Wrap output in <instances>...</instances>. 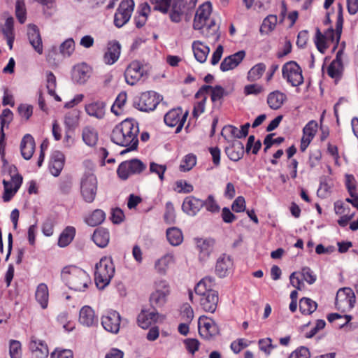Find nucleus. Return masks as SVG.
<instances>
[{
	"label": "nucleus",
	"instance_id": "nucleus-33",
	"mask_svg": "<svg viewBox=\"0 0 358 358\" xmlns=\"http://www.w3.org/2000/svg\"><path fill=\"white\" fill-rule=\"evenodd\" d=\"M286 99L287 96L284 93L276 90L268 95L267 103L271 109L277 110L282 106Z\"/></svg>",
	"mask_w": 358,
	"mask_h": 358
},
{
	"label": "nucleus",
	"instance_id": "nucleus-59",
	"mask_svg": "<svg viewBox=\"0 0 358 358\" xmlns=\"http://www.w3.org/2000/svg\"><path fill=\"white\" fill-rule=\"evenodd\" d=\"M46 87L50 95L55 94V90L56 88V78L52 72L48 71L46 74Z\"/></svg>",
	"mask_w": 358,
	"mask_h": 358
},
{
	"label": "nucleus",
	"instance_id": "nucleus-53",
	"mask_svg": "<svg viewBox=\"0 0 358 358\" xmlns=\"http://www.w3.org/2000/svg\"><path fill=\"white\" fill-rule=\"evenodd\" d=\"M75 43L73 38H70L64 41L59 46L60 52L64 56L69 57L74 51Z\"/></svg>",
	"mask_w": 358,
	"mask_h": 358
},
{
	"label": "nucleus",
	"instance_id": "nucleus-63",
	"mask_svg": "<svg viewBox=\"0 0 358 358\" xmlns=\"http://www.w3.org/2000/svg\"><path fill=\"white\" fill-rule=\"evenodd\" d=\"M17 110L20 116L27 120L32 115L33 107L30 105L20 104L17 108Z\"/></svg>",
	"mask_w": 358,
	"mask_h": 358
},
{
	"label": "nucleus",
	"instance_id": "nucleus-19",
	"mask_svg": "<svg viewBox=\"0 0 358 358\" xmlns=\"http://www.w3.org/2000/svg\"><path fill=\"white\" fill-rule=\"evenodd\" d=\"M245 57V52L240 50L233 55L225 57L220 64L222 71H228L236 68Z\"/></svg>",
	"mask_w": 358,
	"mask_h": 358
},
{
	"label": "nucleus",
	"instance_id": "nucleus-11",
	"mask_svg": "<svg viewBox=\"0 0 358 358\" xmlns=\"http://www.w3.org/2000/svg\"><path fill=\"white\" fill-rule=\"evenodd\" d=\"M198 326L200 335L207 339L217 335L220 331L215 321L205 315L199 317Z\"/></svg>",
	"mask_w": 358,
	"mask_h": 358
},
{
	"label": "nucleus",
	"instance_id": "nucleus-40",
	"mask_svg": "<svg viewBox=\"0 0 358 358\" xmlns=\"http://www.w3.org/2000/svg\"><path fill=\"white\" fill-rule=\"evenodd\" d=\"M82 137L86 145L92 147L97 143L98 133L94 128L86 127L83 130Z\"/></svg>",
	"mask_w": 358,
	"mask_h": 358
},
{
	"label": "nucleus",
	"instance_id": "nucleus-20",
	"mask_svg": "<svg viewBox=\"0 0 358 358\" xmlns=\"http://www.w3.org/2000/svg\"><path fill=\"white\" fill-rule=\"evenodd\" d=\"M171 6L169 17L172 22L176 23L181 21L182 15L189 10L185 0H172Z\"/></svg>",
	"mask_w": 358,
	"mask_h": 358
},
{
	"label": "nucleus",
	"instance_id": "nucleus-8",
	"mask_svg": "<svg viewBox=\"0 0 358 358\" xmlns=\"http://www.w3.org/2000/svg\"><path fill=\"white\" fill-rule=\"evenodd\" d=\"M148 70L145 69L138 61H133L127 67L124 71V78L127 84L130 85H136L144 76H147Z\"/></svg>",
	"mask_w": 358,
	"mask_h": 358
},
{
	"label": "nucleus",
	"instance_id": "nucleus-10",
	"mask_svg": "<svg viewBox=\"0 0 358 358\" xmlns=\"http://www.w3.org/2000/svg\"><path fill=\"white\" fill-rule=\"evenodd\" d=\"M188 112L182 114V109L177 108L169 110L164 116V122L171 127L176 126V133H179L186 121Z\"/></svg>",
	"mask_w": 358,
	"mask_h": 358
},
{
	"label": "nucleus",
	"instance_id": "nucleus-34",
	"mask_svg": "<svg viewBox=\"0 0 358 358\" xmlns=\"http://www.w3.org/2000/svg\"><path fill=\"white\" fill-rule=\"evenodd\" d=\"M92 240L97 246L105 248L110 240L108 231L105 228H97L93 234Z\"/></svg>",
	"mask_w": 358,
	"mask_h": 358
},
{
	"label": "nucleus",
	"instance_id": "nucleus-25",
	"mask_svg": "<svg viewBox=\"0 0 358 358\" xmlns=\"http://www.w3.org/2000/svg\"><path fill=\"white\" fill-rule=\"evenodd\" d=\"M29 348L36 358H47L49 355L46 343L34 336L31 337Z\"/></svg>",
	"mask_w": 358,
	"mask_h": 358
},
{
	"label": "nucleus",
	"instance_id": "nucleus-61",
	"mask_svg": "<svg viewBox=\"0 0 358 358\" xmlns=\"http://www.w3.org/2000/svg\"><path fill=\"white\" fill-rule=\"evenodd\" d=\"M203 206L206 207L208 211L215 213L218 212L220 210V206L216 203L213 195H209L205 201H203Z\"/></svg>",
	"mask_w": 358,
	"mask_h": 358
},
{
	"label": "nucleus",
	"instance_id": "nucleus-14",
	"mask_svg": "<svg viewBox=\"0 0 358 358\" xmlns=\"http://www.w3.org/2000/svg\"><path fill=\"white\" fill-rule=\"evenodd\" d=\"M355 303V295L353 290L350 287L341 288L336 296V306L338 309L343 306H348L352 308Z\"/></svg>",
	"mask_w": 358,
	"mask_h": 358
},
{
	"label": "nucleus",
	"instance_id": "nucleus-48",
	"mask_svg": "<svg viewBox=\"0 0 358 358\" xmlns=\"http://www.w3.org/2000/svg\"><path fill=\"white\" fill-rule=\"evenodd\" d=\"M127 101V93L122 92L117 96L114 104L111 107V111L116 115H119L121 113V108Z\"/></svg>",
	"mask_w": 358,
	"mask_h": 358
},
{
	"label": "nucleus",
	"instance_id": "nucleus-7",
	"mask_svg": "<svg viewBox=\"0 0 358 358\" xmlns=\"http://www.w3.org/2000/svg\"><path fill=\"white\" fill-rule=\"evenodd\" d=\"M161 100L160 96L155 92L148 91L142 93L138 100L134 102V106L141 111H151L156 108Z\"/></svg>",
	"mask_w": 358,
	"mask_h": 358
},
{
	"label": "nucleus",
	"instance_id": "nucleus-42",
	"mask_svg": "<svg viewBox=\"0 0 358 358\" xmlns=\"http://www.w3.org/2000/svg\"><path fill=\"white\" fill-rule=\"evenodd\" d=\"M166 237L170 244L174 246L179 245L183 240L182 231L176 227L168 229Z\"/></svg>",
	"mask_w": 358,
	"mask_h": 358
},
{
	"label": "nucleus",
	"instance_id": "nucleus-29",
	"mask_svg": "<svg viewBox=\"0 0 358 358\" xmlns=\"http://www.w3.org/2000/svg\"><path fill=\"white\" fill-rule=\"evenodd\" d=\"M199 31L209 42L215 43L220 39L219 26L216 24L214 20H211L208 25L199 29Z\"/></svg>",
	"mask_w": 358,
	"mask_h": 358
},
{
	"label": "nucleus",
	"instance_id": "nucleus-30",
	"mask_svg": "<svg viewBox=\"0 0 358 358\" xmlns=\"http://www.w3.org/2000/svg\"><path fill=\"white\" fill-rule=\"evenodd\" d=\"M225 152L231 160L237 162L243 157V144L241 141H234L231 145L225 148Z\"/></svg>",
	"mask_w": 358,
	"mask_h": 358
},
{
	"label": "nucleus",
	"instance_id": "nucleus-27",
	"mask_svg": "<svg viewBox=\"0 0 358 358\" xmlns=\"http://www.w3.org/2000/svg\"><path fill=\"white\" fill-rule=\"evenodd\" d=\"M65 157L62 152L56 150L52 152L50 164V171L54 176H58L64 165Z\"/></svg>",
	"mask_w": 358,
	"mask_h": 358
},
{
	"label": "nucleus",
	"instance_id": "nucleus-37",
	"mask_svg": "<svg viewBox=\"0 0 358 358\" xmlns=\"http://www.w3.org/2000/svg\"><path fill=\"white\" fill-rule=\"evenodd\" d=\"M192 49L194 57L198 62L203 63L206 61L210 52V48L208 46L203 45L200 41H194L192 43Z\"/></svg>",
	"mask_w": 358,
	"mask_h": 358
},
{
	"label": "nucleus",
	"instance_id": "nucleus-32",
	"mask_svg": "<svg viewBox=\"0 0 358 358\" xmlns=\"http://www.w3.org/2000/svg\"><path fill=\"white\" fill-rule=\"evenodd\" d=\"M174 263V256L168 253L157 259L155 263V268L157 272L165 275L169 266Z\"/></svg>",
	"mask_w": 358,
	"mask_h": 358
},
{
	"label": "nucleus",
	"instance_id": "nucleus-18",
	"mask_svg": "<svg viewBox=\"0 0 358 358\" xmlns=\"http://www.w3.org/2000/svg\"><path fill=\"white\" fill-rule=\"evenodd\" d=\"M203 207V200L189 196L184 199L182 210L189 216H195Z\"/></svg>",
	"mask_w": 358,
	"mask_h": 358
},
{
	"label": "nucleus",
	"instance_id": "nucleus-38",
	"mask_svg": "<svg viewBox=\"0 0 358 358\" xmlns=\"http://www.w3.org/2000/svg\"><path fill=\"white\" fill-rule=\"evenodd\" d=\"M36 299L40 303L42 308L45 309L48 306V288L45 283H41L37 287L36 291Z\"/></svg>",
	"mask_w": 358,
	"mask_h": 358
},
{
	"label": "nucleus",
	"instance_id": "nucleus-17",
	"mask_svg": "<svg viewBox=\"0 0 358 358\" xmlns=\"http://www.w3.org/2000/svg\"><path fill=\"white\" fill-rule=\"evenodd\" d=\"M219 301L218 293L217 291H210L206 295H203L199 299V304L201 309L206 312L213 313L215 312Z\"/></svg>",
	"mask_w": 358,
	"mask_h": 358
},
{
	"label": "nucleus",
	"instance_id": "nucleus-64",
	"mask_svg": "<svg viewBox=\"0 0 358 358\" xmlns=\"http://www.w3.org/2000/svg\"><path fill=\"white\" fill-rule=\"evenodd\" d=\"M289 358H310L309 350L306 347H300L292 352Z\"/></svg>",
	"mask_w": 358,
	"mask_h": 358
},
{
	"label": "nucleus",
	"instance_id": "nucleus-3",
	"mask_svg": "<svg viewBox=\"0 0 358 358\" xmlns=\"http://www.w3.org/2000/svg\"><path fill=\"white\" fill-rule=\"evenodd\" d=\"M115 274V266L110 257H103L95 265L94 280L99 289L105 288Z\"/></svg>",
	"mask_w": 358,
	"mask_h": 358
},
{
	"label": "nucleus",
	"instance_id": "nucleus-13",
	"mask_svg": "<svg viewBox=\"0 0 358 358\" xmlns=\"http://www.w3.org/2000/svg\"><path fill=\"white\" fill-rule=\"evenodd\" d=\"M127 168H131V173L138 174L145 170V165L137 159L122 162L117 170V175L122 180L127 179V175L125 173Z\"/></svg>",
	"mask_w": 358,
	"mask_h": 358
},
{
	"label": "nucleus",
	"instance_id": "nucleus-28",
	"mask_svg": "<svg viewBox=\"0 0 358 358\" xmlns=\"http://www.w3.org/2000/svg\"><path fill=\"white\" fill-rule=\"evenodd\" d=\"M21 155L26 160H29L33 156L35 150V141L30 134L24 136L20 143Z\"/></svg>",
	"mask_w": 358,
	"mask_h": 358
},
{
	"label": "nucleus",
	"instance_id": "nucleus-45",
	"mask_svg": "<svg viewBox=\"0 0 358 358\" xmlns=\"http://www.w3.org/2000/svg\"><path fill=\"white\" fill-rule=\"evenodd\" d=\"M106 218L105 213L100 209H96L86 219V222L92 227L101 224Z\"/></svg>",
	"mask_w": 358,
	"mask_h": 358
},
{
	"label": "nucleus",
	"instance_id": "nucleus-41",
	"mask_svg": "<svg viewBox=\"0 0 358 358\" xmlns=\"http://www.w3.org/2000/svg\"><path fill=\"white\" fill-rule=\"evenodd\" d=\"M317 308V303L310 298L303 297L299 301V310L303 315H311Z\"/></svg>",
	"mask_w": 358,
	"mask_h": 358
},
{
	"label": "nucleus",
	"instance_id": "nucleus-4",
	"mask_svg": "<svg viewBox=\"0 0 358 358\" xmlns=\"http://www.w3.org/2000/svg\"><path fill=\"white\" fill-rule=\"evenodd\" d=\"M155 291L150 296V306L154 308H162L168 301L171 294L169 283L164 279L157 280L154 283Z\"/></svg>",
	"mask_w": 358,
	"mask_h": 358
},
{
	"label": "nucleus",
	"instance_id": "nucleus-47",
	"mask_svg": "<svg viewBox=\"0 0 358 358\" xmlns=\"http://www.w3.org/2000/svg\"><path fill=\"white\" fill-rule=\"evenodd\" d=\"M276 24L277 16L270 15L263 20L262 24L260 27V31L262 33L268 34L275 29Z\"/></svg>",
	"mask_w": 358,
	"mask_h": 358
},
{
	"label": "nucleus",
	"instance_id": "nucleus-2",
	"mask_svg": "<svg viewBox=\"0 0 358 358\" xmlns=\"http://www.w3.org/2000/svg\"><path fill=\"white\" fill-rule=\"evenodd\" d=\"M61 275L66 285L76 291H84L91 282L89 275L83 269L74 266L64 267Z\"/></svg>",
	"mask_w": 358,
	"mask_h": 358
},
{
	"label": "nucleus",
	"instance_id": "nucleus-5",
	"mask_svg": "<svg viewBox=\"0 0 358 358\" xmlns=\"http://www.w3.org/2000/svg\"><path fill=\"white\" fill-rule=\"evenodd\" d=\"M282 77L294 87L301 85L303 83L302 70L294 61L285 63L282 69Z\"/></svg>",
	"mask_w": 358,
	"mask_h": 358
},
{
	"label": "nucleus",
	"instance_id": "nucleus-46",
	"mask_svg": "<svg viewBox=\"0 0 358 358\" xmlns=\"http://www.w3.org/2000/svg\"><path fill=\"white\" fill-rule=\"evenodd\" d=\"M154 10L166 14L170 10L172 0H150Z\"/></svg>",
	"mask_w": 358,
	"mask_h": 358
},
{
	"label": "nucleus",
	"instance_id": "nucleus-50",
	"mask_svg": "<svg viewBox=\"0 0 358 358\" xmlns=\"http://www.w3.org/2000/svg\"><path fill=\"white\" fill-rule=\"evenodd\" d=\"M9 355L10 358L22 357V347L20 341L17 340L9 341Z\"/></svg>",
	"mask_w": 358,
	"mask_h": 358
},
{
	"label": "nucleus",
	"instance_id": "nucleus-43",
	"mask_svg": "<svg viewBox=\"0 0 358 358\" xmlns=\"http://www.w3.org/2000/svg\"><path fill=\"white\" fill-rule=\"evenodd\" d=\"M75 229L73 227H67L60 234L58 245L59 247L67 246L73 239Z\"/></svg>",
	"mask_w": 358,
	"mask_h": 358
},
{
	"label": "nucleus",
	"instance_id": "nucleus-36",
	"mask_svg": "<svg viewBox=\"0 0 358 358\" xmlns=\"http://www.w3.org/2000/svg\"><path fill=\"white\" fill-rule=\"evenodd\" d=\"M213 281L214 278L212 277H205L202 278L194 287L195 293L201 297L204 294L206 295L210 291H214L212 289Z\"/></svg>",
	"mask_w": 358,
	"mask_h": 358
},
{
	"label": "nucleus",
	"instance_id": "nucleus-31",
	"mask_svg": "<svg viewBox=\"0 0 358 358\" xmlns=\"http://www.w3.org/2000/svg\"><path fill=\"white\" fill-rule=\"evenodd\" d=\"M158 313L156 310L148 312L142 310L138 315L137 322L138 325L143 329L148 328L152 323L157 322Z\"/></svg>",
	"mask_w": 358,
	"mask_h": 358
},
{
	"label": "nucleus",
	"instance_id": "nucleus-39",
	"mask_svg": "<svg viewBox=\"0 0 358 358\" xmlns=\"http://www.w3.org/2000/svg\"><path fill=\"white\" fill-rule=\"evenodd\" d=\"M80 111L72 110L64 117V124L68 130H74L79 124Z\"/></svg>",
	"mask_w": 358,
	"mask_h": 358
},
{
	"label": "nucleus",
	"instance_id": "nucleus-62",
	"mask_svg": "<svg viewBox=\"0 0 358 358\" xmlns=\"http://www.w3.org/2000/svg\"><path fill=\"white\" fill-rule=\"evenodd\" d=\"M166 170V166L165 165H160L155 162H151L150 164V171L157 173L161 181L164 178V175Z\"/></svg>",
	"mask_w": 358,
	"mask_h": 358
},
{
	"label": "nucleus",
	"instance_id": "nucleus-51",
	"mask_svg": "<svg viewBox=\"0 0 358 358\" xmlns=\"http://www.w3.org/2000/svg\"><path fill=\"white\" fill-rule=\"evenodd\" d=\"M150 11V7L145 3L141 8V11L138 16L134 18L136 27L141 28L146 22L148 13Z\"/></svg>",
	"mask_w": 358,
	"mask_h": 358
},
{
	"label": "nucleus",
	"instance_id": "nucleus-23",
	"mask_svg": "<svg viewBox=\"0 0 358 358\" xmlns=\"http://www.w3.org/2000/svg\"><path fill=\"white\" fill-rule=\"evenodd\" d=\"M27 36L30 44L34 49L40 55L43 53L42 40L39 29L34 24H29L28 27Z\"/></svg>",
	"mask_w": 358,
	"mask_h": 358
},
{
	"label": "nucleus",
	"instance_id": "nucleus-57",
	"mask_svg": "<svg viewBox=\"0 0 358 358\" xmlns=\"http://www.w3.org/2000/svg\"><path fill=\"white\" fill-rule=\"evenodd\" d=\"M275 134H270L265 137L264 140V144L265 145L264 151L265 152H266L272 145H274V144H280L284 142V137H278L277 138L273 139V136Z\"/></svg>",
	"mask_w": 358,
	"mask_h": 358
},
{
	"label": "nucleus",
	"instance_id": "nucleus-9",
	"mask_svg": "<svg viewBox=\"0 0 358 358\" xmlns=\"http://www.w3.org/2000/svg\"><path fill=\"white\" fill-rule=\"evenodd\" d=\"M134 8L133 0H122L115 14L114 24L117 27H122L131 18Z\"/></svg>",
	"mask_w": 358,
	"mask_h": 358
},
{
	"label": "nucleus",
	"instance_id": "nucleus-16",
	"mask_svg": "<svg viewBox=\"0 0 358 358\" xmlns=\"http://www.w3.org/2000/svg\"><path fill=\"white\" fill-rule=\"evenodd\" d=\"M91 68L85 63L75 65L71 71V78L73 83L84 85L90 78Z\"/></svg>",
	"mask_w": 358,
	"mask_h": 358
},
{
	"label": "nucleus",
	"instance_id": "nucleus-24",
	"mask_svg": "<svg viewBox=\"0 0 358 358\" xmlns=\"http://www.w3.org/2000/svg\"><path fill=\"white\" fill-rule=\"evenodd\" d=\"M79 322L82 325L90 327L96 324L98 319L94 310L90 306H85L80 310Z\"/></svg>",
	"mask_w": 358,
	"mask_h": 358
},
{
	"label": "nucleus",
	"instance_id": "nucleus-26",
	"mask_svg": "<svg viewBox=\"0 0 358 358\" xmlns=\"http://www.w3.org/2000/svg\"><path fill=\"white\" fill-rule=\"evenodd\" d=\"M120 51L121 46L117 41L110 42L103 56L104 62L106 64H113L119 59Z\"/></svg>",
	"mask_w": 358,
	"mask_h": 358
},
{
	"label": "nucleus",
	"instance_id": "nucleus-22",
	"mask_svg": "<svg viewBox=\"0 0 358 358\" xmlns=\"http://www.w3.org/2000/svg\"><path fill=\"white\" fill-rule=\"evenodd\" d=\"M233 261L230 256L222 254L217 260L215 273L220 278L226 277L232 269Z\"/></svg>",
	"mask_w": 358,
	"mask_h": 358
},
{
	"label": "nucleus",
	"instance_id": "nucleus-56",
	"mask_svg": "<svg viewBox=\"0 0 358 358\" xmlns=\"http://www.w3.org/2000/svg\"><path fill=\"white\" fill-rule=\"evenodd\" d=\"M13 115L12 111L8 108H6L2 111V113L0 115V124L1 133L3 132L4 127H8V124L13 120Z\"/></svg>",
	"mask_w": 358,
	"mask_h": 358
},
{
	"label": "nucleus",
	"instance_id": "nucleus-21",
	"mask_svg": "<svg viewBox=\"0 0 358 358\" xmlns=\"http://www.w3.org/2000/svg\"><path fill=\"white\" fill-rule=\"evenodd\" d=\"M334 35V30L332 27H329L324 34L321 33L319 28H317L315 43L317 50L321 53H324L327 48V40L331 42H334L336 41Z\"/></svg>",
	"mask_w": 358,
	"mask_h": 358
},
{
	"label": "nucleus",
	"instance_id": "nucleus-1",
	"mask_svg": "<svg viewBox=\"0 0 358 358\" xmlns=\"http://www.w3.org/2000/svg\"><path fill=\"white\" fill-rule=\"evenodd\" d=\"M138 133V123L134 120L126 119L115 127L112 131L110 139L114 143L127 148L120 152V155H124L137 149Z\"/></svg>",
	"mask_w": 358,
	"mask_h": 358
},
{
	"label": "nucleus",
	"instance_id": "nucleus-55",
	"mask_svg": "<svg viewBox=\"0 0 358 358\" xmlns=\"http://www.w3.org/2000/svg\"><path fill=\"white\" fill-rule=\"evenodd\" d=\"M164 220L168 224H173L176 221V214L173 204L169 201L166 203V211L164 213Z\"/></svg>",
	"mask_w": 358,
	"mask_h": 358
},
{
	"label": "nucleus",
	"instance_id": "nucleus-60",
	"mask_svg": "<svg viewBox=\"0 0 358 358\" xmlns=\"http://www.w3.org/2000/svg\"><path fill=\"white\" fill-rule=\"evenodd\" d=\"M264 92V87L259 84H251L244 87L243 92L245 95H258Z\"/></svg>",
	"mask_w": 358,
	"mask_h": 358
},
{
	"label": "nucleus",
	"instance_id": "nucleus-49",
	"mask_svg": "<svg viewBox=\"0 0 358 358\" xmlns=\"http://www.w3.org/2000/svg\"><path fill=\"white\" fill-rule=\"evenodd\" d=\"M15 14L18 21L23 24L26 20L27 10L24 0H17L15 3Z\"/></svg>",
	"mask_w": 358,
	"mask_h": 358
},
{
	"label": "nucleus",
	"instance_id": "nucleus-52",
	"mask_svg": "<svg viewBox=\"0 0 358 358\" xmlns=\"http://www.w3.org/2000/svg\"><path fill=\"white\" fill-rule=\"evenodd\" d=\"M196 163V158L193 155H187L185 157L181 164L180 165V170L185 172L191 170Z\"/></svg>",
	"mask_w": 358,
	"mask_h": 358
},
{
	"label": "nucleus",
	"instance_id": "nucleus-44",
	"mask_svg": "<svg viewBox=\"0 0 358 358\" xmlns=\"http://www.w3.org/2000/svg\"><path fill=\"white\" fill-rule=\"evenodd\" d=\"M266 70V65L264 63H259L255 65L248 71L247 78L250 82H255L261 78Z\"/></svg>",
	"mask_w": 358,
	"mask_h": 358
},
{
	"label": "nucleus",
	"instance_id": "nucleus-12",
	"mask_svg": "<svg viewBox=\"0 0 358 358\" xmlns=\"http://www.w3.org/2000/svg\"><path fill=\"white\" fill-rule=\"evenodd\" d=\"M211 10L212 6L210 2H206L197 8L193 23L194 29L199 30L206 26V22L209 20Z\"/></svg>",
	"mask_w": 358,
	"mask_h": 358
},
{
	"label": "nucleus",
	"instance_id": "nucleus-58",
	"mask_svg": "<svg viewBox=\"0 0 358 358\" xmlns=\"http://www.w3.org/2000/svg\"><path fill=\"white\" fill-rule=\"evenodd\" d=\"M317 129V123L314 120L310 121L303 128V136L313 139Z\"/></svg>",
	"mask_w": 358,
	"mask_h": 358
},
{
	"label": "nucleus",
	"instance_id": "nucleus-6",
	"mask_svg": "<svg viewBox=\"0 0 358 358\" xmlns=\"http://www.w3.org/2000/svg\"><path fill=\"white\" fill-rule=\"evenodd\" d=\"M97 192V180L93 173L85 174L80 182V192L83 199L92 203L96 197Z\"/></svg>",
	"mask_w": 358,
	"mask_h": 358
},
{
	"label": "nucleus",
	"instance_id": "nucleus-54",
	"mask_svg": "<svg viewBox=\"0 0 358 358\" xmlns=\"http://www.w3.org/2000/svg\"><path fill=\"white\" fill-rule=\"evenodd\" d=\"M3 184L4 187L3 199V201L8 202L15 195L17 190L14 188L13 185H12V182H10L6 180H3Z\"/></svg>",
	"mask_w": 358,
	"mask_h": 358
},
{
	"label": "nucleus",
	"instance_id": "nucleus-35",
	"mask_svg": "<svg viewBox=\"0 0 358 358\" xmlns=\"http://www.w3.org/2000/svg\"><path fill=\"white\" fill-rule=\"evenodd\" d=\"M106 105L103 101H96L85 106L86 113L98 119H102L105 115Z\"/></svg>",
	"mask_w": 358,
	"mask_h": 358
},
{
	"label": "nucleus",
	"instance_id": "nucleus-15",
	"mask_svg": "<svg viewBox=\"0 0 358 358\" xmlns=\"http://www.w3.org/2000/svg\"><path fill=\"white\" fill-rule=\"evenodd\" d=\"M121 317L116 311L108 313L101 317V324L108 332L117 334L120 327Z\"/></svg>",
	"mask_w": 358,
	"mask_h": 358
}]
</instances>
